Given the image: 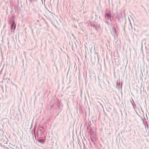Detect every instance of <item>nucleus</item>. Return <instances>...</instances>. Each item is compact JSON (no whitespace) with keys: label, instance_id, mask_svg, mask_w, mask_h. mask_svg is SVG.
<instances>
[{"label":"nucleus","instance_id":"obj_24","mask_svg":"<svg viewBox=\"0 0 149 149\" xmlns=\"http://www.w3.org/2000/svg\"><path fill=\"white\" fill-rule=\"evenodd\" d=\"M122 85V83H121V85Z\"/></svg>","mask_w":149,"mask_h":149},{"label":"nucleus","instance_id":"obj_8","mask_svg":"<svg viewBox=\"0 0 149 149\" xmlns=\"http://www.w3.org/2000/svg\"><path fill=\"white\" fill-rule=\"evenodd\" d=\"M95 54L97 56V58L96 59H95V61H96L97 62H98L99 61V56L97 54V53H96Z\"/></svg>","mask_w":149,"mask_h":149},{"label":"nucleus","instance_id":"obj_20","mask_svg":"<svg viewBox=\"0 0 149 149\" xmlns=\"http://www.w3.org/2000/svg\"><path fill=\"white\" fill-rule=\"evenodd\" d=\"M125 26H124V27L123 28V29H124V30H125V29L124 28H125Z\"/></svg>","mask_w":149,"mask_h":149},{"label":"nucleus","instance_id":"obj_16","mask_svg":"<svg viewBox=\"0 0 149 149\" xmlns=\"http://www.w3.org/2000/svg\"><path fill=\"white\" fill-rule=\"evenodd\" d=\"M32 2H33L32 1V0H30V3H32Z\"/></svg>","mask_w":149,"mask_h":149},{"label":"nucleus","instance_id":"obj_4","mask_svg":"<svg viewBox=\"0 0 149 149\" xmlns=\"http://www.w3.org/2000/svg\"><path fill=\"white\" fill-rule=\"evenodd\" d=\"M91 29L92 30L95 31L96 32H98V30L97 29H96V28L93 24H91Z\"/></svg>","mask_w":149,"mask_h":149},{"label":"nucleus","instance_id":"obj_2","mask_svg":"<svg viewBox=\"0 0 149 149\" xmlns=\"http://www.w3.org/2000/svg\"><path fill=\"white\" fill-rule=\"evenodd\" d=\"M122 18L123 20L125 18V14L124 12H122L120 13V15L118 16V18L119 21L120 18Z\"/></svg>","mask_w":149,"mask_h":149},{"label":"nucleus","instance_id":"obj_18","mask_svg":"<svg viewBox=\"0 0 149 149\" xmlns=\"http://www.w3.org/2000/svg\"><path fill=\"white\" fill-rule=\"evenodd\" d=\"M104 115H107V114H106V113H105V112H104Z\"/></svg>","mask_w":149,"mask_h":149},{"label":"nucleus","instance_id":"obj_17","mask_svg":"<svg viewBox=\"0 0 149 149\" xmlns=\"http://www.w3.org/2000/svg\"><path fill=\"white\" fill-rule=\"evenodd\" d=\"M91 141H92V142H94L93 141V139H91Z\"/></svg>","mask_w":149,"mask_h":149},{"label":"nucleus","instance_id":"obj_22","mask_svg":"<svg viewBox=\"0 0 149 149\" xmlns=\"http://www.w3.org/2000/svg\"><path fill=\"white\" fill-rule=\"evenodd\" d=\"M130 24H131V26H132L131 23H130Z\"/></svg>","mask_w":149,"mask_h":149},{"label":"nucleus","instance_id":"obj_23","mask_svg":"<svg viewBox=\"0 0 149 149\" xmlns=\"http://www.w3.org/2000/svg\"><path fill=\"white\" fill-rule=\"evenodd\" d=\"M143 124H144L145 125V124H144V123H143Z\"/></svg>","mask_w":149,"mask_h":149},{"label":"nucleus","instance_id":"obj_9","mask_svg":"<svg viewBox=\"0 0 149 149\" xmlns=\"http://www.w3.org/2000/svg\"><path fill=\"white\" fill-rule=\"evenodd\" d=\"M45 141L44 139H40L38 141V142L40 143H43Z\"/></svg>","mask_w":149,"mask_h":149},{"label":"nucleus","instance_id":"obj_7","mask_svg":"<svg viewBox=\"0 0 149 149\" xmlns=\"http://www.w3.org/2000/svg\"><path fill=\"white\" fill-rule=\"evenodd\" d=\"M112 28L113 31L111 32V34L113 36H114V37H115V34L116 33V28H114L115 31H114L113 29V28Z\"/></svg>","mask_w":149,"mask_h":149},{"label":"nucleus","instance_id":"obj_10","mask_svg":"<svg viewBox=\"0 0 149 149\" xmlns=\"http://www.w3.org/2000/svg\"><path fill=\"white\" fill-rule=\"evenodd\" d=\"M61 107V103L60 102H58L57 104V108L59 109H60Z\"/></svg>","mask_w":149,"mask_h":149},{"label":"nucleus","instance_id":"obj_3","mask_svg":"<svg viewBox=\"0 0 149 149\" xmlns=\"http://www.w3.org/2000/svg\"><path fill=\"white\" fill-rule=\"evenodd\" d=\"M37 136L39 138H41L42 131L40 130H38L37 131Z\"/></svg>","mask_w":149,"mask_h":149},{"label":"nucleus","instance_id":"obj_15","mask_svg":"<svg viewBox=\"0 0 149 149\" xmlns=\"http://www.w3.org/2000/svg\"><path fill=\"white\" fill-rule=\"evenodd\" d=\"M91 131H92V129H91V127L90 130H89V131H90V132H91Z\"/></svg>","mask_w":149,"mask_h":149},{"label":"nucleus","instance_id":"obj_11","mask_svg":"<svg viewBox=\"0 0 149 149\" xmlns=\"http://www.w3.org/2000/svg\"><path fill=\"white\" fill-rule=\"evenodd\" d=\"M72 37H73V38L74 39H75L76 38V37L74 35V34H72Z\"/></svg>","mask_w":149,"mask_h":149},{"label":"nucleus","instance_id":"obj_13","mask_svg":"<svg viewBox=\"0 0 149 149\" xmlns=\"http://www.w3.org/2000/svg\"><path fill=\"white\" fill-rule=\"evenodd\" d=\"M99 85L100 86L101 88V89H102V86L101 84H99Z\"/></svg>","mask_w":149,"mask_h":149},{"label":"nucleus","instance_id":"obj_12","mask_svg":"<svg viewBox=\"0 0 149 149\" xmlns=\"http://www.w3.org/2000/svg\"><path fill=\"white\" fill-rule=\"evenodd\" d=\"M90 133L92 134H93L94 133V132L92 130L90 132Z\"/></svg>","mask_w":149,"mask_h":149},{"label":"nucleus","instance_id":"obj_21","mask_svg":"<svg viewBox=\"0 0 149 149\" xmlns=\"http://www.w3.org/2000/svg\"><path fill=\"white\" fill-rule=\"evenodd\" d=\"M118 86V83H117V84H116V86Z\"/></svg>","mask_w":149,"mask_h":149},{"label":"nucleus","instance_id":"obj_25","mask_svg":"<svg viewBox=\"0 0 149 149\" xmlns=\"http://www.w3.org/2000/svg\"><path fill=\"white\" fill-rule=\"evenodd\" d=\"M132 104V105L134 107L133 104Z\"/></svg>","mask_w":149,"mask_h":149},{"label":"nucleus","instance_id":"obj_14","mask_svg":"<svg viewBox=\"0 0 149 149\" xmlns=\"http://www.w3.org/2000/svg\"><path fill=\"white\" fill-rule=\"evenodd\" d=\"M30 27L31 28V31H32V33H33V29H32V28L31 27H31Z\"/></svg>","mask_w":149,"mask_h":149},{"label":"nucleus","instance_id":"obj_1","mask_svg":"<svg viewBox=\"0 0 149 149\" xmlns=\"http://www.w3.org/2000/svg\"><path fill=\"white\" fill-rule=\"evenodd\" d=\"M105 18L107 20L110 19L111 21H112L111 15L110 11L107 10L106 12L105 16Z\"/></svg>","mask_w":149,"mask_h":149},{"label":"nucleus","instance_id":"obj_6","mask_svg":"<svg viewBox=\"0 0 149 149\" xmlns=\"http://www.w3.org/2000/svg\"><path fill=\"white\" fill-rule=\"evenodd\" d=\"M14 23H15V22L14 21L13 22V23L11 25V26H10L11 29V30L12 31V29H13V27H14L13 28V30L14 31L15 29V26L14 25Z\"/></svg>","mask_w":149,"mask_h":149},{"label":"nucleus","instance_id":"obj_5","mask_svg":"<svg viewBox=\"0 0 149 149\" xmlns=\"http://www.w3.org/2000/svg\"><path fill=\"white\" fill-rule=\"evenodd\" d=\"M93 24L95 25V26L96 27L97 29H100V25L97 23H93Z\"/></svg>","mask_w":149,"mask_h":149},{"label":"nucleus","instance_id":"obj_19","mask_svg":"<svg viewBox=\"0 0 149 149\" xmlns=\"http://www.w3.org/2000/svg\"><path fill=\"white\" fill-rule=\"evenodd\" d=\"M87 130L89 129L88 127H87Z\"/></svg>","mask_w":149,"mask_h":149}]
</instances>
